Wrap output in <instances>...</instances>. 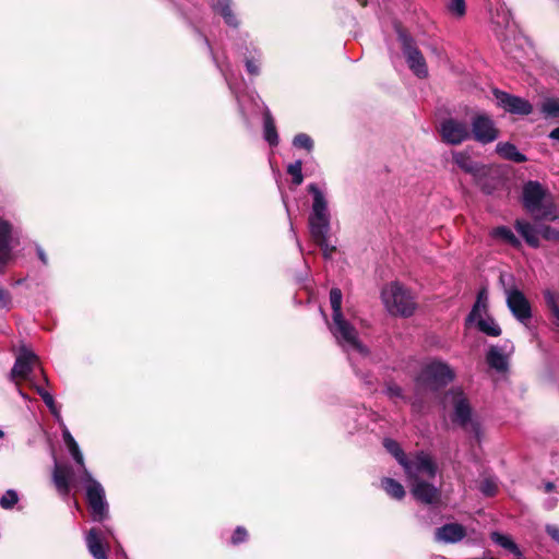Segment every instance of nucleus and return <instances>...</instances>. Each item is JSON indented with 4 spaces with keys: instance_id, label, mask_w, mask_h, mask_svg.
Returning a JSON list of instances; mask_svg holds the SVG:
<instances>
[{
    "instance_id": "f257e3e1",
    "label": "nucleus",
    "mask_w": 559,
    "mask_h": 559,
    "mask_svg": "<svg viewBox=\"0 0 559 559\" xmlns=\"http://www.w3.org/2000/svg\"><path fill=\"white\" fill-rule=\"evenodd\" d=\"M403 468L416 500L426 504H432L439 500L440 491L430 483L438 472L431 455L423 451L417 452L406 461Z\"/></svg>"
},
{
    "instance_id": "f03ea898",
    "label": "nucleus",
    "mask_w": 559,
    "mask_h": 559,
    "mask_svg": "<svg viewBox=\"0 0 559 559\" xmlns=\"http://www.w3.org/2000/svg\"><path fill=\"white\" fill-rule=\"evenodd\" d=\"M308 191L313 197L311 213L309 215V231L313 241L321 248L325 259L332 258L336 247L329 243L331 229V215L324 193L317 185L308 186Z\"/></svg>"
},
{
    "instance_id": "7ed1b4c3",
    "label": "nucleus",
    "mask_w": 559,
    "mask_h": 559,
    "mask_svg": "<svg viewBox=\"0 0 559 559\" xmlns=\"http://www.w3.org/2000/svg\"><path fill=\"white\" fill-rule=\"evenodd\" d=\"M342 292L338 288H332L330 292V305L332 309V323L329 329L347 353H358L362 356L368 354L367 347L359 341L358 332L355 326L345 318L342 311Z\"/></svg>"
},
{
    "instance_id": "20e7f679",
    "label": "nucleus",
    "mask_w": 559,
    "mask_h": 559,
    "mask_svg": "<svg viewBox=\"0 0 559 559\" xmlns=\"http://www.w3.org/2000/svg\"><path fill=\"white\" fill-rule=\"evenodd\" d=\"M73 460L81 467L82 481L85 485L86 499L94 521L102 522L108 516V504L105 499V490L88 469L85 467L84 456L76 441L67 444Z\"/></svg>"
},
{
    "instance_id": "39448f33",
    "label": "nucleus",
    "mask_w": 559,
    "mask_h": 559,
    "mask_svg": "<svg viewBox=\"0 0 559 559\" xmlns=\"http://www.w3.org/2000/svg\"><path fill=\"white\" fill-rule=\"evenodd\" d=\"M382 302L389 313L409 317L416 309L415 297L409 289L399 282H391L381 290Z\"/></svg>"
},
{
    "instance_id": "423d86ee",
    "label": "nucleus",
    "mask_w": 559,
    "mask_h": 559,
    "mask_svg": "<svg viewBox=\"0 0 559 559\" xmlns=\"http://www.w3.org/2000/svg\"><path fill=\"white\" fill-rule=\"evenodd\" d=\"M443 404L453 409L451 418L454 424L473 432L477 439L479 438V424L473 419L468 399L461 389L449 391L443 399Z\"/></svg>"
},
{
    "instance_id": "0eeeda50",
    "label": "nucleus",
    "mask_w": 559,
    "mask_h": 559,
    "mask_svg": "<svg viewBox=\"0 0 559 559\" xmlns=\"http://www.w3.org/2000/svg\"><path fill=\"white\" fill-rule=\"evenodd\" d=\"M523 205L535 218H554L552 203L548 191L537 181L523 187Z\"/></svg>"
},
{
    "instance_id": "6e6552de",
    "label": "nucleus",
    "mask_w": 559,
    "mask_h": 559,
    "mask_svg": "<svg viewBox=\"0 0 559 559\" xmlns=\"http://www.w3.org/2000/svg\"><path fill=\"white\" fill-rule=\"evenodd\" d=\"M454 377V370L447 362L431 360L423 367L416 379V384L418 388L438 390L451 382Z\"/></svg>"
},
{
    "instance_id": "1a4fd4ad",
    "label": "nucleus",
    "mask_w": 559,
    "mask_h": 559,
    "mask_svg": "<svg viewBox=\"0 0 559 559\" xmlns=\"http://www.w3.org/2000/svg\"><path fill=\"white\" fill-rule=\"evenodd\" d=\"M399 39L402 45L403 53L406 62L413 73L418 78H426L428 75V68L423 53L414 45L413 39L404 32L399 31Z\"/></svg>"
},
{
    "instance_id": "9d476101",
    "label": "nucleus",
    "mask_w": 559,
    "mask_h": 559,
    "mask_svg": "<svg viewBox=\"0 0 559 559\" xmlns=\"http://www.w3.org/2000/svg\"><path fill=\"white\" fill-rule=\"evenodd\" d=\"M466 324H476L479 331L489 336H499L501 329L493 318L487 316L486 304L478 298L466 318Z\"/></svg>"
},
{
    "instance_id": "9b49d317",
    "label": "nucleus",
    "mask_w": 559,
    "mask_h": 559,
    "mask_svg": "<svg viewBox=\"0 0 559 559\" xmlns=\"http://www.w3.org/2000/svg\"><path fill=\"white\" fill-rule=\"evenodd\" d=\"M439 131L442 141L452 145H459L471 136L468 124L453 118L442 121Z\"/></svg>"
},
{
    "instance_id": "f8f14e48",
    "label": "nucleus",
    "mask_w": 559,
    "mask_h": 559,
    "mask_svg": "<svg viewBox=\"0 0 559 559\" xmlns=\"http://www.w3.org/2000/svg\"><path fill=\"white\" fill-rule=\"evenodd\" d=\"M507 305L521 323L526 324L532 318L531 305L524 294L516 288L506 289Z\"/></svg>"
},
{
    "instance_id": "ddd939ff",
    "label": "nucleus",
    "mask_w": 559,
    "mask_h": 559,
    "mask_svg": "<svg viewBox=\"0 0 559 559\" xmlns=\"http://www.w3.org/2000/svg\"><path fill=\"white\" fill-rule=\"evenodd\" d=\"M38 364V357L29 349L22 348L19 353L15 364L10 372L12 381L28 380L29 373Z\"/></svg>"
},
{
    "instance_id": "4468645a",
    "label": "nucleus",
    "mask_w": 559,
    "mask_h": 559,
    "mask_svg": "<svg viewBox=\"0 0 559 559\" xmlns=\"http://www.w3.org/2000/svg\"><path fill=\"white\" fill-rule=\"evenodd\" d=\"M493 95L498 105L511 114L526 116L533 111L532 104L524 98L499 90H495Z\"/></svg>"
},
{
    "instance_id": "2eb2a0df",
    "label": "nucleus",
    "mask_w": 559,
    "mask_h": 559,
    "mask_svg": "<svg viewBox=\"0 0 559 559\" xmlns=\"http://www.w3.org/2000/svg\"><path fill=\"white\" fill-rule=\"evenodd\" d=\"M472 131L474 139L483 144L493 142L499 135L492 120L486 115L474 117Z\"/></svg>"
},
{
    "instance_id": "dca6fc26",
    "label": "nucleus",
    "mask_w": 559,
    "mask_h": 559,
    "mask_svg": "<svg viewBox=\"0 0 559 559\" xmlns=\"http://www.w3.org/2000/svg\"><path fill=\"white\" fill-rule=\"evenodd\" d=\"M12 240L11 226L0 218V267L12 259Z\"/></svg>"
},
{
    "instance_id": "f3484780",
    "label": "nucleus",
    "mask_w": 559,
    "mask_h": 559,
    "mask_svg": "<svg viewBox=\"0 0 559 559\" xmlns=\"http://www.w3.org/2000/svg\"><path fill=\"white\" fill-rule=\"evenodd\" d=\"M486 2L492 22L500 27L508 28L511 23V14L504 3L501 0H486Z\"/></svg>"
},
{
    "instance_id": "a211bd4d",
    "label": "nucleus",
    "mask_w": 559,
    "mask_h": 559,
    "mask_svg": "<svg viewBox=\"0 0 559 559\" xmlns=\"http://www.w3.org/2000/svg\"><path fill=\"white\" fill-rule=\"evenodd\" d=\"M465 536V528L461 524L450 523L436 531V539L443 543H457Z\"/></svg>"
},
{
    "instance_id": "6ab92c4d",
    "label": "nucleus",
    "mask_w": 559,
    "mask_h": 559,
    "mask_svg": "<svg viewBox=\"0 0 559 559\" xmlns=\"http://www.w3.org/2000/svg\"><path fill=\"white\" fill-rule=\"evenodd\" d=\"M514 227L528 246L533 248L539 246V226L533 225L524 219H516Z\"/></svg>"
},
{
    "instance_id": "aec40b11",
    "label": "nucleus",
    "mask_w": 559,
    "mask_h": 559,
    "mask_svg": "<svg viewBox=\"0 0 559 559\" xmlns=\"http://www.w3.org/2000/svg\"><path fill=\"white\" fill-rule=\"evenodd\" d=\"M71 473L67 466L55 463L52 479L57 490L61 495H68L70 490Z\"/></svg>"
},
{
    "instance_id": "412c9836",
    "label": "nucleus",
    "mask_w": 559,
    "mask_h": 559,
    "mask_svg": "<svg viewBox=\"0 0 559 559\" xmlns=\"http://www.w3.org/2000/svg\"><path fill=\"white\" fill-rule=\"evenodd\" d=\"M88 551L95 559H107L106 548L103 546L102 537L96 528H92L86 536Z\"/></svg>"
},
{
    "instance_id": "4be33fe9",
    "label": "nucleus",
    "mask_w": 559,
    "mask_h": 559,
    "mask_svg": "<svg viewBox=\"0 0 559 559\" xmlns=\"http://www.w3.org/2000/svg\"><path fill=\"white\" fill-rule=\"evenodd\" d=\"M544 298L547 308L551 313V323L557 332H559V294L551 290H544Z\"/></svg>"
},
{
    "instance_id": "5701e85b",
    "label": "nucleus",
    "mask_w": 559,
    "mask_h": 559,
    "mask_svg": "<svg viewBox=\"0 0 559 559\" xmlns=\"http://www.w3.org/2000/svg\"><path fill=\"white\" fill-rule=\"evenodd\" d=\"M488 365L498 370L504 371L508 368V355L498 346H491L487 353Z\"/></svg>"
},
{
    "instance_id": "b1692460",
    "label": "nucleus",
    "mask_w": 559,
    "mask_h": 559,
    "mask_svg": "<svg viewBox=\"0 0 559 559\" xmlns=\"http://www.w3.org/2000/svg\"><path fill=\"white\" fill-rule=\"evenodd\" d=\"M497 153L504 159L512 160L515 163H523L526 160V156L520 153L516 146L509 142H500L496 146Z\"/></svg>"
},
{
    "instance_id": "393cba45",
    "label": "nucleus",
    "mask_w": 559,
    "mask_h": 559,
    "mask_svg": "<svg viewBox=\"0 0 559 559\" xmlns=\"http://www.w3.org/2000/svg\"><path fill=\"white\" fill-rule=\"evenodd\" d=\"M452 157L453 162L465 173L477 176L480 171L479 165L475 163L467 153L454 152Z\"/></svg>"
},
{
    "instance_id": "a878e982",
    "label": "nucleus",
    "mask_w": 559,
    "mask_h": 559,
    "mask_svg": "<svg viewBox=\"0 0 559 559\" xmlns=\"http://www.w3.org/2000/svg\"><path fill=\"white\" fill-rule=\"evenodd\" d=\"M211 4L213 10L223 16L226 24L235 27L238 25V21L230 10L229 0H212Z\"/></svg>"
},
{
    "instance_id": "bb28decb",
    "label": "nucleus",
    "mask_w": 559,
    "mask_h": 559,
    "mask_svg": "<svg viewBox=\"0 0 559 559\" xmlns=\"http://www.w3.org/2000/svg\"><path fill=\"white\" fill-rule=\"evenodd\" d=\"M491 539L502 548L512 552L515 557L522 556L520 548L510 536L493 532L491 533Z\"/></svg>"
},
{
    "instance_id": "cd10ccee",
    "label": "nucleus",
    "mask_w": 559,
    "mask_h": 559,
    "mask_svg": "<svg viewBox=\"0 0 559 559\" xmlns=\"http://www.w3.org/2000/svg\"><path fill=\"white\" fill-rule=\"evenodd\" d=\"M490 235L493 238L501 239L502 241L511 245L512 247L519 248L521 246V241L518 239V237L513 234V231L506 227L500 226L491 230Z\"/></svg>"
},
{
    "instance_id": "c85d7f7f",
    "label": "nucleus",
    "mask_w": 559,
    "mask_h": 559,
    "mask_svg": "<svg viewBox=\"0 0 559 559\" xmlns=\"http://www.w3.org/2000/svg\"><path fill=\"white\" fill-rule=\"evenodd\" d=\"M540 112L545 118H559V97H546L540 104Z\"/></svg>"
},
{
    "instance_id": "c756f323",
    "label": "nucleus",
    "mask_w": 559,
    "mask_h": 559,
    "mask_svg": "<svg viewBox=\"0 0 559 559\" xmlns=\"http://www.w3.org/2000/svg\"><path fill=\"white\" fill-rule=\"evenodd\" d=\"M381 485L384 491L394 499L400 500L405 496L403 486L392 478H383Z\"/></svg>"
},
{
    "instance_id": "7c9ffc66",
    "label": "nucleus",
    "mask_w": 559,
    "mask_h": 559,
    "mask_svg": "<svg viewBox=\"0 0 559 559\" xmlns=\"http://www.w3.org/2000/svg\"><path fill=\"white\" fill-rule=\"evenodd\" d=\"M264 139L270 145L275 146L278 144V135L273 121V118L269 112L264 116Z\"/></svg>"
},
{
    "instance_id": "2f4dec72",
    "label": "nucleus",
    "mask_w": 559,
    "mask_h": 559,
    "mask_svg": "<svg viewBox=\"0 0 559 559\" xmlns=\"http://www.w3.org/2000/svg\"><path fill=\"white\" fill-rule=\"evenodd\" d=\"M383 445L388 450V452L391 453L402 466H404V464L409 457L405 455L400 444L394 440L385 439Z\"/></svg>"
},
{
    "instance_id": "473e14b6",
    "label": "nucleus",
    "mask_w": 559,
    "mask_h": 559,
    "mask_svg": "<svg viewBox=\"0 0 559 559\" xmlns=\"http://www.w3.org/2000/svg\"><path fill=\"white\" fill-rule=\"evenodd\" d=\"M35 386V390L36 392L40 395V397L43 399V401L45 402V404L47 405V407L50 409V412L57 417L59 418L60 417V413H59V409L56 405V402L52 397V395L47 392L46 390H44L43 388L40 386Z\"/></svg>"
},
{
    "instance_id": "72a5a7b5",
    "label": "nucleus",
    "mask_w": 559,
    "mask_h": 559,
    "mask_svg": "<svg viewBox=\"0 0 559 559\" xmlns=\"http://www.w3.org/2000/svg\"><path fill=\"white\" fill-rule=\"evenodd\" d=\"M301 169V160H296L295 163L289 164L287 167V173L293 177V182L297 186L301 185L304 181Z\"/></svg>"
},
{
    "instance_id": "f704fd0d",
    "label": "nucleus",
    "mask_w": 559,
    "mask_h": 559,
    "mask_svg": "<svg viewBox=\"0 0 559 559\" xmlns=\"http://www.w3.org/2000/svg\"><path fill=\"white\" fill-rule=\"evenodd\" d=\"M293 144L294 146L305 148L308 152H310L313 148V141L306 133L297 134L293 140Z\"/></svg>"
},
{
    "instance_id": "c9c22d12",
    "label": "nucleus",
    "mask_w": 559,
    "mask_h": 559,
    "mask_svg": "<svg viewBox=\"0 0 559 559\" xmlns=\"http://www.w3.org/2000/svg\"><path fill=\"white\" fill-rule=\"evenodd\" d=\"M448 9L455 16H463L466 11L465 0H450Z\"/></svg>"
},
{
    "instance_id": "e433bc0d",
    "label": "nucleus",
    "mask_w": 559,
    "mask_h": 559,
    "mask_svg": "<svg viewBox=\"0 0 559 559\" xmlns=\"http://www.w3.org/2000/svg\"><path fill=\"white\" fill-rule=\"evenodd\" d=\"M17 493L14 490L10 489L7 490L0 498V506L3 509H10L17 502Z\"/></svg>"
},
{
    "instance_id": "4c0bfd02",
    "label": "nucleus",
    "mask_w": 559,
    "mask_h": 559,
    "mask_svg": "<svg viewBox=\"0 0 559 559\" xmlns=\"http://www.w3.org/2000/svg\"><path fill=\"white\" fill-rule=\"evenodd\" d=\"M539 237L547 240H556L559 239V233L549 226L539 225Z\"/></svg>"
},
{
    "instance_id": "58836bf2",
    "label": "nucleus",
    "mask_w": 559,
    "mask_h": 559,
    "mask_svg": "<svg viewBox=\"0 0 559 559\" xmlns=\"http://www.w3.org/2000/svg\"><path fill=\"white\" fill-rule=\"evenodd\" d=\"M246 538H247V531L243 527L239 526L234 532V535L231 537V543L237 545V544L243 542Z\"/></svg>"
},
{
    "instance_id": "ea45409f",
    "label": "nucleus",
    "mask_w": 559,
    "mask_h": 559,
    "mask_svg": "<svg viewBox=\"0 0 559 559\" xmlns=\"http://www.w3.org/2000/svg\"><path fill=\"white\" fill-rule=\"evenodd\" d=\"M497 490V485L492 480H486L481 484V491L486 496H492Z\"/></svg>"
},
{
    "instance_id": "a19ab883",
    "label": "nucleus",
    "mask_w": 559,
    "mask_h": 559,
    "mask_svg": "<svg viewBox=\"0 0 559 559\" xmlns=\"http://www.w3.org/2000/svg\"><path fill=\"white\" fill-rule=\"evenodd\" d=\"M246 68L250 74H252V75L259 74V64L255 61L248 59L246 61Z\"/></svg>"
},
{
    "instance_id": "79ce46f5",
    "label": "nucleus",
    "mask_w": 559,
    "mask_h": 559,
    "mask_svg": "<svg viewBox=\"0 0 559 559\" xmlns=\"http://www.w3.org/2000/svg\"><path fill=\"white\" fill-rule=\"evenodd\" d=\"M386 392L391 397H402V389L399 385L390 384L386 388Z\"/></svg>"
},
{
    "instance_id": "37998d69",
    "label": "nucleus",
    "mask_w": 559,
    "mask_h": 559,
    "mask_svg": "<svg viewBox=\"0 0 559 559\" xmlns=\"http://www.w3.org/2000/svg\"><path fill=\"white\" fill-rule=\"evenodd\" d=\"M546 532L551 536L552 539L559 543V527L556 525H547Z\"/></svg>"
},
{
    "instance_id": "c03bdc74",
    "label": "nucleus",
    "mask_w": 559,
    "mask_h": 559,
    "mask_svg": "<svg viewBox=\"0 0 559 559\" xmlns=\"http://www.w3.org/2000/svg\"><path fill=\"white\" fill-rule=\"evenodd\" d=\"M10 304V295L7 290L0 288V307H7Z\"/></svg>"
},
{
    "instance_id": "a18cd8bd",
    "label": "nucleus",
    "mask_w": 559,
    "mask_h": 559,
    "mask_svg": "<svg viewBox=\"0 0 559 559\" xmlns=\"http://www.w3.org/2000/svg\"><path fill=\"white\" fill-rule=\"evenodd\" d=\"M62 438H63V441H64L66 445L71 443V442H73V441H75L67 427H64L63 430H62Z\"/></svg>"
},
{
    "instance_id": "49530a36",
    "label": "nucleus",
    "mask_w": 559,
    "mask_h": 559,
    "mask_svg": "<svg viewBox=\"0 0 559 559\" xmlns=\"http://www.w3.org/2000/svg\"><path fill=\"white\" fill-rule=\"evenodd\" d=\"M37 255H38L39 260L43 262V264L48 263L47 255L40 247H37Z\"/></svg>"
},
{
    "instance_id": "de8ad7c7",
    "label": "nucleus",
    "mask_w": 559,
    "mask_h": 559,
    "mask_svg": "<svg viewBox=\"0 0 559 559\" xmlns=\"http://www.w3.org/2000/svg\"><path fill=\"white\" fill-rule=\"evenodd\" d=\"M549 136H550L552 140H557V141H559V127H558V128H556V129H554V130L550 132Z\"/></svg>"
},
{
    "instance_id": "09e8293b",
    "label": "nucleus",
    "mask_w": 559,
    "mask_h": 559,
    "mask_svg": "<svg viewBox=\"0 0 559 559\" xmlns=\"http://www.w3.org/2000/svg\"><path fill=\"white\" fill-rule=\"evenodd\" d=\"M552 488H554V485H552L551 483H548V484L546 485V490H547V491L552 490Z\"/></svg>"
},
{
    "instance_id": "8fccbe9b",
    "label": "nucleus",
    "mask_w": 559,
    "mask_h": 559,
    "mask_svg": "<svg viewBox=\"0 0 559 559\" xmlns=\"http://www.w3.org/2000/svg\"><path fill=\"white\" fill-rule=\"evenodd\" d=\"M19 394L23 397V399H27V395L24 394L21 390H19Z\"/></svg>"
},
{
    "instance_id": "3c124183",
    "label": "nucleus",
    "mask_w": 559,
    "mask_h": 559,
    "mask_svg": "<svg viewBox=\"0 0 559 559\" xmlns=\"http://www.w3.org/2000/svg\"><path fill=\"white\" fill-rule=\"evenodd\" d=\"M40 372H41V374H43V377H44L45 381L47 382V381H48V378L46 377V374H45L44 370L41 369V370H40Z\"/></svg>"
},
{
    "instance_id": "603ef678",
    "label": "nucleus",
    "mask_w": 559,
    "mask_h": 559,
    "mask_svg": "<svg viewBox=\"0 0 559 559\" xmlns=\"http://www.w3.org/2000/svg\"><path fill=\"white\" fill-rule=\"evenodd\" d=\"M3 436H4L3 431H2V430H0V439H2V438H3Z\"/></svg>"
},
{
    "instance_id": "864d4df0",
    "label": "nucleus",
    "mask_w": 559,
    "mask_h": 559,
    "mask_svg": "<svg viewBox=\"0 0 559 559\" xmlns=\"http://www.w3.org/2000/svg\"><path fill=\"white\" fill-rule=\"evenodd\" d=\"M516 559H523L522 556L521 557H516Z\"/></svg>"
}]
</instances>
